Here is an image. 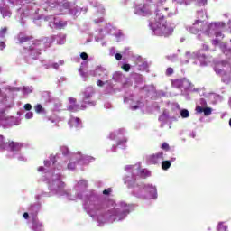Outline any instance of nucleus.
<instances>
[{
	"label": "nucleus",
	"instance_id": "f257e3e1",
	"mask_svg": "<svg viewBox=\"0 0 231 231\" xmlns=\"http://www.w3.org/2000/svg\"><path fill=\"white\" fill-rule=\"evenodd\" d=\"M148 28L152 31V35L157 37H169L174 32V27L167 23L164 16L160 15L159 10H156V19L149 22Z\"/></svg>",
	"mask_w": 231,
	"mask_h": 231
},
{
	"label": "nucleus",
	"instance_id": "f03ea898",
	"mask_svg": "<svg viewBox=\"0 0 231 231\" xmlns=\"http://www.w3.org/2000/svg\"><path fill=\"white\" fill-rule=\"evenodd\" d=\"M226 23L225 22H215V23H208L204 22L199 19L196 20L192 25L186 26L187 32L192 33L193 35H198V33H202L203 35H207L210 37L219 28V26H226Z\"/></svg>",
	"mask_w": 231,
	"mask_h": 231
},
{
	"label": "nucleus",
	"instance_id": "7ed1b4c3",
	"mask_svg": "<svg viewBox=\"0 0 231 231\" xmlns=\"http://www.w3.org/2000/svg\"><path fill=\"white\" fill-rule=\"evenodd\" d=\"M171 87L176 89H180L181 95L185 97L187 100H190L188 93H194L195 91H198V89L194 88L192 82L189 81L187 78L172 79Z\"/></svg>",
	"mask_w": 231,
	"mask_h": 231
},
{
	"label": "nucleus",
	"instance_id": "20e7f679",
	"mask_svg": "<svg viewBox=\"0 0 231 231\" xmlns=\"http://www.w3.org/2000/svg\"><path fill=\"white\" fill-rule=\"evenodd\" d=\"M18 44H23V46H26L25 48H28L29 50H42V48L39 47L42 42H49L51 44V40L48 37H45L42 40H33L32 36H19L18 37Z\"/></svg>",
	"mask_w": 231,
	"mask_h": 231
},
{
	"label": "nucleus",
	"instance_id": "39448f33",
	"mask_svg": "<svg viewBox=\"0 0 231 231\" xmlns=\"http://www.w3.org/2000/svg\"><path fill=\"white\" fill-rule=\"evenodd\" d=\"M146 97L154 98V97H169V94H167V92H163L162 90L156 91V88L154 87V85H149L146 86Z\"/></svg>",
	"mask_w": 231,
	"mask_h": 231
},
{
	"label": "nucleus",
	"instance_id": "423d86ee",
	"mask_svg": "<svg viewBox=\"0 0 231 231\" xmlns=\"http://www.w3.org/2000/svg\"><path fill=\"white\" fill-rule=\"evenodd\" d=\"M146 199H158V189L152 184H146L145 186Z\"/></svg>",
	"mask_w": 231,
	"mask_h": 231
},
{
	"label": "nucleus",
	"instance_id": "0eeeda50",
	"mask_svg": "<svg viewBox=\"0 0 231 231\" xmlns=\"http://www.w3.org/2000/svg\"><path fill=\"white\" fill-rule=\"evenodd\" d=\"M161 162H163L162 151L150 155L147 159V162L150 163L151 165H157V163H161Z\"/></svg>",
	"mask_w": 231,
	"mask_h": 231
},
{
	"label": "nucleus",
	"instance_id": "6e6552de",
	"mask_svg": "<svg viewBox=\"0 0 231 231\" xmlns=\"http://www.w3.org/2000/svg\"><path fill=\"white\" fill-rule=\"evenodd\" d=\"M177 5H180L183 6H189L190 3H192V0H173ZM198 6H205L207 5V0H196Z\"/></svg>",
	"mask_w": 231,
	"mask_h": 231
},
{
	"label": "nucleus",
	"instance_id": "1a4fd4ad",
	"mask_svg": "<svg viewBox=\"0 0 231 231\" xmlns=\"http://www.w3.org/2000/svg\"><path fill=\"white\" fill-rule=\"evenodd\" d=\"M22 147H23V144H21V143L8 141L7 149H10V151H13V152L21 151Z\"/></svg>",
	"mask_w": 231,
	"mask_h": 231
},
{
	"label": "nucleus",
	"instance_id": "9d476101",
	"mask_svg": "<svg viewBox=\"0 0 231 231\" xmlns=\"http://www.w3.org/2000/svg\"><path fill=\"white\" fill-rule=\"evenodd\" d=\"M219 49L226 57H231V48L228 47V44L225 42L219 43Z\"/></svg>",
	"mask_w": 231,
	"mask_h": 231
},
{
	"label": "nucleus",
	"instance_id": "9b49d317",
	"mask_svg": "<svg viewBox=\"0 0 231 231\" xmlns=\"http://www.w3.org/2000/svg\"><path fill=\"white\" fill-rule=\"evenodd\" d=\"M32 230L42 231V223L39 221V218H37V217H32Z\"/></svg>",
	"mask_w": 231,
	"mask_h": 231
},
{
	"label": "nucleus",
	"instance_id": "f8f14e48",
	"mask_svg": "<svg viewBox=\"0 0 231 231\" xmlns=\"http://www.w3.org/2000/svg\"><path fill=\"white\" fill-rule=\"evenodd\" d=\"M196 111L198 113H204V116H210L212 115V108L211 107H201V106H196Z\"/></svg>",
	"mask_w": 231,
	"mask_h": 231
},
{
	"label": "nucleus",
	"instance_id": "ddd939ff",
	"mask_svg": "<svg viewBox=\"0 0 231 231\" xmlns=\"http://www.w3.org/2000/svg\"><path fill=\"white\" fill-rule=\"evenodd\" d=\"M185 55L187 59H199V60L206 58L205 54L199 55V52L187 51Z\"/></svg>",
	"mask_w": 231,
	"mask_h": 231
},
{
	"label": "nucleus",
	"instance_id": "4468645a",
	"mask_svg": "<svg viewBox=\"0 0 231 231\" xmlns=\"http://www.w3.org/2000/svg\"><path fill=\"white\" fill-rule=\"evenodd\" d=\"M56 30H64L68 26L67 21H60L54 23Z\"/></svg>",
	"mask_w": 231,
	"mask_h": 231
},
{
	"label": "nucleus",
	"instance_id": "2eb2a0df",
	"mask_svg": "<svg viewBox=\"0 0 231 231\" xmlns=\"http://www.w3.org/2000/svg\"><path fill=\"white\" fill-rule=\"evenodd\" d=\"M61 10H69V14H73V11L71 10V3H69L68 0H63Z\"/></svg>",
	"mask_w": 231,
	"mask_h": 231
},
{
	"label": "nucleus",
	"instance_id": "dca6fc26",
	"mask_svg": "<svg viewBox=\"0 0 231 231\" xmlns=\"http://www.w3.org/2000/svg\"><path fill=\"white\" fill-rule=\"evenodd\" d=\"M169 111L164 110L162 115L160 116L159 117V122H162V124L167 123V121L169 120Z\"/></svg>",
	"mask_w": 231,
	"mask_h": 231
},
{
	"label": "nucleus",
	"instance_id": "f3484780",
	"mask_svg": "<svg viewBox=\"0 0 231 231\" xmlns=\"http://www.w3.org/2000/svg\"><path fill=\"white\" fill-rule=\"evenodd\" d=\"M0 14H2V17L4 18L12 16V11L1 6H0Z\"/></svg>",
	"mask_w": 231,
	"mask_h": 231
},
{
	"label": "nucleus",
	"instance_id": "a211bd4d",
	"mask_svg": "<svg viewBox=\"0 0 231 231\" xmlns=\"http://www.w3.org/2000/svg\"><path fill=\"white\" fill-rule=\"evenodd\" d=\"M219 28H225V26H218L215 31L214 32L212 33V35H216V37L217 39H223L225 37V35L223 34V32L217 31L219 30ZM212 35H210L209 37H212Z\"/></svg>",
	"mask_w": 231,
	"mask_h": 231
},
{
	"label": "nucleus",
	"instance_id": "6ab92c4d",
	"mask_svg": "<svg viewBox=\"0 0 231 231\" xmlns=\"http://www.w3.org/2000/svg\"><path fill=\"white\" fill-rule=\"evenodd\" d=\"M0 149H2V151H6V149H8V142H5V136L3 135H0Z\"/></svg>",
	"mask_w": 231,
	"mask_h": 231
},
{
	"label": "nucleus",
	"instance_id": "aec40b11",
	"mask_svg": "<svg viewBox=\"0 0 231 231\" xmlns=\"http://www.w3.org/2000/svg\"><path fill=\"white\" fill-rule=\"evenodd\" d=\"M217 231H228V226L225 222H219L217 226Z\"/></svg>",
	"mask_w": 231,
	"mask_h": 231
},
{
	"label": "nucleus",
	"instance_id": "412c9836",
	"mask_svg": "<svg viewBox=\"0 0 231 231\" xmlns=\"http://www.w3.org/2000/svg\"><path fill=\"white\" fill-rule=\"evenodd\" d=\"M34 111L38 114L46 113V109H44V107H42V105L41 104H37L34 106Z\"/></svg>",
	"mask_w": 231,
	"mask_h": 231
},
{
	"label": "nucleus",
	"instance_id": "4be33fe9",
	"mask_svg": "<svg viewBox=\"0 0 231 231\" xmlns=\"http://www.w3.org/2000/svg\"><path fill=\"white\" fill-rule=\"evenodd\" d=\"M171 161H162V169L163 171H169L171 169Z\"/></svg>",
	"mask_w": 231,
	"mask_h": 231
},
{
	"label": "nucleus",
	"instance_id": "5701e85b",
	"mask_svg": "<svg viewBox=\"0 0 231 231\" xmlns=\"http://www.w3.org/2000/svg\"><path fill=\"white\" fill-rule=\"evenodd\" d=\"M180 115L181 118H189V116H190V113L185 108L180 109Z\"/></svg>",
	"mask_w": 231,
	"mask_h": 231
},
{
	"label": "nucleus",
	"instance_id": "b1692460",
	"mask_svg": "<svg viewBox=\"0 0 231 231\" xmlns=\"http://www.w3.org/2000/svg\"><path fill=\"white\" fill-rule=\"evenodd\" d=\"M210 98H214L215 104H217V102H221L223 100V97L217 94H211Z\"/></svg>",
	"mask_w": 231,
	"mask_h": 231
},
{
	"label": "nucleus",
	"instance_id": "393cba45",
	"mask_svg": "<svg viewBox=\"0 0 231 231\" xmlns=\"http://www.w3.org/2000/svg\"><path fill=\"white\" fill-rule=\"evenodd\" d=\"M79 107L78 104L70 105L68 107L69 111H72L73 113H77L79 111Z\"/></svg>",
	"mask_w": 231,
	"mask_h": 231
},
{
	"label": "nucleus",
	"instance_id": "a878e982",
	"mask_svg": "<svg viewBox=\"0 0 231 231\" xmlns=\"http://www.w3.org/2000/svg\"><path fill=\"white\" fill-rule=\"evenodd\" d=\"M71 124H75L76 127H79V124H82V121L79 117H72L70 119Z\"/></svg>",
	"mask_w": 231,
	"mask_h": 231
},
{
	"label": "nucleus",
	"instance_id": "bb28decb",
	"mask_svg": "<svg viewBox=\"0 0 231 231\" xmlns=\"http://www.w3.org/2000/svg\"><path fill=\"white\" fill-rule=\"evenodd\" d=\"M165 75L167 77H171V75H174V69L169 67L166 69V72H165Z\"/></svg>",
	"mask_w": 231,
	"mask_h": 231
},
{
	"label": "nucleus",
	"instance_id": "cd10ccee",
	"mask_svg": "<svg viewBox=\"0 0 231 231\" xmlns=\"http://www.w3.org/2000/svg\"><path fill=\"white\" fill-rule=\"evenodd\" d=\"M6 32H8V28H6V27H4L0 30L1 39H5V35H6Z\"/></svg>",
	"mask_w": 231,
	"mask_h": 231
},
{
	"label": "nucleus",
	"instance_id": "c85d7f7f",
	"mask_svg": "<svg viewBox=\"0 0 231 231\" xmlns=\"http://www.w3.org/2000/svg\"><path fill=\"white\" fill-rule=\"evenodd\" d=\"M168 60H171V62H176V60H178V55L171 54L170 56H168Z\"/></svg>",
	"mask_w": 231,
	"mask_h": 231
},
{
	"label": "nucleus",
	"instance_id": "c756f323",
	"mask_svg": "<svg viewBox=\"0 0 231 231\" xmlns=\"http://www.w3.org/2000/svg\"><path fill=\"white\" fill-rule=\"evenodd\" d=\"M140 107H143V103L138 102L137 105L132 106V110L136 111V109H140Z\"/></svg>",
	"mask_w": 231,
	"mask_h": 231
},
{
	"label": "nucleus",
	"instance_id": "7c9ffc66",
	"mask_svg": "<svg viewBox=\"0 0 231 231\" xmlns=\"http://www.w3.org/2000/svg\"><path fill=\"white\" fill-rule=\"evenodd\" d=\"M205 15H207V12L201 10V11H198V17H199L200 19H203V17H205Z\"/></svg>",
	"mask_w": 231,
	"mask_h": 231
},
{
	"label": "nucleus",
	"instance_id": "2f4dec72",
	"mask_svg": "<svg viewBox=\"0 0 231 231\" xmlns=\"http://www.w3.org/2000/svg\"><path fill=\"white\" fill-rule=\"evenodd\" d=\"M122 69H123L124 71H129V70L131 69V65H129V64H127V63L123 64Z\"/></svg>",
	"mask_w": 231,
	"mask_h": 231
},
{
	"label": "nucleus",
	"instance_id": "473e14b6",
	"mask_svg": "<svg viewBox=\"0 0 231 231\" xmlns=\"http://www.w3.org/2000/svg\"><path fill=\"white\" fill-rule=\"evenodd\" d=\"M199 104H200L202 109H204L205 107H207V100H205V99H203V98H200Z\"/></svg>",
	"mask_w": 231,
	"mask_h": 231
},
{
	"label": "nucleus",
	"instance_id": "72a5a7b5",
	"mask_svg": "<svg viewBox=\"0 0 231 231\" xmlns=\"http://www.w3.org/2000/svg\"><path fill=\"white\" fill-rule=\"evenodd\" d=\"M88 53L86 52H81L80 54V58L82 59V60H88Z\"/></svg>",
	"mask_w": 231,
	"mask_h": 231
},
{
	"label": "nucleus",
	"instance_id": "f704fd0d",
	"mask_svg": "<svg viewBox=\"0 0 231 231\" xmlns=\"http://www.w3.org/2000/svg\"><path fill=\"white\" fill-rule=\"evenodd\" d=\"M162 149H163L164 151H169V143H163L162 144Z\"/></svg>",
	"mask_w": 231,
	"mask_h": 231
},
{
	"label": "nucleus",
	"instance_id": "c9c22d12",
	"mask_svg": "<svg viewBox=\"0 0 231 231\" xmlns=\"http://www.w3.org/2000/svg\"><path fill=\"white\" fill-rule=\"evenodd\" d=\"M69 104L75 105L77 104V98L74 97H69Z\"/></svg>",
	"mask_w": 231,
	"mask_h": 231
},
{
	"label": "nucleus",
	"instance_id": "e433bc0d",
	"mask_svg": "<svg viewBox=\"0 0 231 231\" xmlns=\"http://www.w3.org/2000/svg\"><path fill=\"white\" fill-rule=\"evenodd\" d=\"M24 109L25 111H32V105H30L29 103L25 104Z\"/></svg>",
	"mask_w": 231,
	"mask_h": 231
},
{
	"label": "nucleus",
	"instance_id": "4c0bfd02",
	"mask_svg": "<svg viewBox=\"0 0 231 231\" xmlns=\"http://www.w3.org/2000/svg\"><path fill=\"white\" fill-rule=\"evenodd\" d=\"M25 117L27 118V120H30V118H33V113L28 112V113L25 115Z\"/></svg>",
	"mask_w": 231,
	"mask_h": 231
},
{
	"label": "nucleus",
	"instance_id": "58836bf2",
	"mask_svg": "<svg viewBox=\"0 0 231 231\" xmlns=\"http://www.w3.org/2000/svg\"><path fill=\"white\" fill-rule=\"evenodd\" d=\"M75 162H70L68 164V169H70V171H73L75 169Z\"/></svg>",
	"mask_w": 231,
	"mask_h": 231
},
{
	"label": "nucleus",
	"instance_id": "ea45409f",
	"mask_svg": "<svg viewBox=\"0 0 231 231\" xmlns=\"http://www.w3.org/2000/svg\"><path fill=\"white\" fill-rule=\"evenodd\" d=\"M6 48V43L5 42H0V50H5Z\"/></svg>",
	"mask_w": 231,
	"mask_h": 231
},
{
	"label": "nucleus",
	"instance_id": "a19ab883",
	"mask_svg": "<svg viewBox=\"0 0 231 231\" xmlns=\"http://www.w3.org/2000/svg\"><path fill=\"white\" fill-rule=\"evenodd\" d=\"M217 44H219V40L218 39H215L212 41V45L213 46H217Z\"/></svg>",
	"mask_w": 231,
	"mask_h": 231
},
{
	"label": "nucleus",
	"instance_id": "79ce46f5",
	"mask_svg": "<svg viewBox=\"0 0 231 231\" xmlns=\"http://www.w3.org/2000/svg\"><path fill=\"white\" fill-rule=\"evenodd\" d=\"M103 194H104L105 196H107V195L111 194V189H104V190H103Z\"/></svg>",
	"mask_w": 231,
	"mask_h": 231
},
{
	"label": "nucleus",
	"instance_id": "37998d69",
	"mask_svg": "<svg viewBox=\"0 0 231 231\" xmlns=\"http://www.w3.org/2000/svg\"><path fill=\"white\" fill-rule=\"evenodd\" d=\"M116 60H122V54L116 53Z\"/></svg>",
	"mask_w": 231,
	"mask_h": 231
},
{
	"label": "nucleus",
	"instance_id": "c03bdc74",
	"mask_svg": "<svg viewBox=\"0 0 231 231\" xmlns=\"http://www.w3.org/2000/svg\"><path fill=\"white\" fill-rule=\"evenodd\" d=\"M149 66H151V62H150V63H149V62H146V63H145V72H146V73H149V69H148Z\"/></svg>",
	"mask_w": 231,
	"mask_h": 231
},
{
	"label": "nucleus",
	"instance_id": "a18cd8bd",
	"mask_svg": "<svg viewBox=\"0 0 231 231\" xmlns=\"http://www.w3.org/2000/svg\"><path fill=\"white\" fill-rule=\"evenodd\" d=\"M91 97H93V94H85V100H88Z\"/></svg>",
	"mask_w": 231,
	"mask_h": 231
},
{
	"label": "nucleus",
	"instance_id": "49530a36",
	"mask_svg": "<svg viewBox=\"0 0 231 231\" xmlns=\"http://www.w3.org/2000/svg\"><path fill=\"white\" fill-rule=\"evenodd\" d=\"M97 86H100V87H102V86H104V81H102V80H97Z\"/></svg>",
	"mask_w": 231,
	"mask_h": 231
},
{
	"label": "nucleus",
	"instance_id": "de8ad7c7",
	"mask_svg": "<svg viewBox=\"0 0 231 231\" xmlns=\"http://www.w3.org/2000/svg\"><path fill=\"white\" fill-rule=\"evenodd\" d=\"M23 217L24 219H28L30 217V215L28 214V212L23 213Z\"/></svg>",
	"mask_w": 231,
	"mask_h": 231
},
{
	"label": "nucleus",
	"instance_id": "09e8293b",
	"mask_svg": "<svg viewBox=\"0 0 231 231\" xmlns=\"http://www.w3.org/2000/svg\"><path fill=\"white\" fill-rule=\"evenodd\" d=\"M52 68H54V69H59V63H53Z\"/></svg>",
	"mask_w": 231,
	"mask_h": 231
},
{
	"label": "nucleus",
	"instance_id": "8fccbe9b",
	"mask_svg": "<svg viewBox=\"0 0 231 231\" xmlns=\"http://www.w3.org/2000/svg\"><path fill=\"white\" fill-rule=\"evenodd\" d=\"M189 136H190L191 138H194V137L196 136V132H195V131L191 132V133L189 134Z\"/></svg>",
	"mask_w": 231,
	"mask_h": 231
},
{
	"label": "nucleus",
	"instance_id": "3c124183",
	"mask_svg": "<svg viewBox=\"0 0 231 231\" xmlns=\"http://www.w3.org/2000/svg\"><path fill=\"white\" fill-rule=\"evenodd\" d=\"M151 176V171H149L148 170H145V177H149Z\"/></svg>",
	"mask_w": 231,
	"mask_h": 231
},
{
	"label": "nucleus",
	"instance_id": "603ef678",
	"mask_svg": "<svg viewBox=\"0 0 231 231\" xmlns=\"http://www.w3.org/2000/svg\"><path fill=\"white\" fill-rule=\"evenodd\" d=\"M197 39H198L199 41H203V36H202L201 34H198V35H197Z\"/></svg>",
	"mask_w": 231,
	"mask_h": 231
},
{
	"label": "nucleus",
	"instance_id": "864d4df0",
	"mask_svg": "<svg viewBox=\"0 0 231 231\" xmlns=\"http://www.w3.org/2000/svg\"><path fill=\"white\" fill-rule=\"evenodd\" d=\"M153 107H154V109H155L156 111H159V110H160V106H158V104H155V105L153 106Z\"/></svg>",
	"mask_w": 231,
	"mask_h": 231
},
{
	"label": "nucleus",
	"instance_id": "5fc2aeb1",
	"mask_svg": "<svg viewBox=\"0 0 231 231\" xmlns=\"http://www.w3.org/2000/svg\"><path fill=\"white\" fill-rule=\"evenodd\" d=\"M203 50H205V51H208V45L204 44V45H203Z\"/></svg>",
	"mask_w": 231,
	"mask_h": 231
},
{
	"label": "nucleus",
	"instance_id": "6e6d98bb",
	"mask_svg": "<svg viewBox=\"0 0 231 231\" xmlns=\"http://www.w3.org/2000/svg\"><path fill=\"white\" fill-rule=\"evenodd\" d=\"M163 3H167V0H160L158 5H163Z\"/></svg>",
	"mask_w": 231,
	"mask_h": 231
},
{
	"label": "nucleus",
	"instance_id": "4d7b16f0",
	"mask_svg": "<svg viewBox=\"0 0 231 231\" xmlns=\"http://www.w3.org/2000/svg\"><path fill=\"white\" fill-rule=\"evenodd\" d=\"M170 162H171V164L173 163V162H176V157L171 158Z\"/></svg>",
	"mask_w": 231,
	"mask_h": 231
},
{
	"label": "nucleus",
	"instance_id": "13d9d810",
	"mask_svg": "<svg viewBox=\"0 0 231 231\" xmlns=\"http://www.w3.org/2000/svg\"><path fill=\"white\" fill-rule=\"evenodd\" d=\"M38 171H39V172H42V171H44V167H42V166L39 167Z\"/></svg>",
	"mask_w": 231,
	"mask_h": 231
},
{
	"label": "nucleus",
	"instance_id": "bf43d9fd",
	"mask_svg": "<svg viewBox=\"0 0 231 231\" xmlns=\"http://www.w3.org/2000/svg\"><path fill=\"white\" fill-rule=\"evenodd\" d=\"M180 64H189V60H186L185 61H180Z\"/></svg>",
	"mask_w": 231,
	"mask_h": 231
},
{
	"label": "nucleus",
	"instance_id": "052dcab7",
	"mask_svg": "<svg viewBox=\"0 0 231 231\" xmlns=\"http://www.w3.org/2000/svg\"><path fill=\"white\" fill-rule=\"evenodd\" d=\"M48 163H50L49 161H44V165H45V166H48Z\"/></svg>",
	"mask_w": 231,
	"mask_h": 231
},
{
	"label": "nucleus",
	"instance_id": "680f3d73",
	"mask_svg": "<svg viewBox=\"0 0 231 231\" xmlns=\"http://www.w3.org/2000/svg\"><path fill=\"white\" fill-rule=\"evenodd\" d=\"M225 17H228V14H224Z\"/></svg>",
	"mask_w": 231,
	"mask_h": 231
},
{
	"label": "nucleus",
	"instance_id": "e2e57ef3",
	"mask_svg": "<svg viewBox=\"0 0 231 231\" xmlns=\"http://www.w3.org/2000/svg\"><path fill=\"white\" fill-rule=\"evenodd\" d=\"M26 3H31L30 0H24Z\"/></svg>",
	"mask_w": 231,
	"mask_h": 231
},
{
	"label": "nucleus",
	"instance_id": "0e129e2a",
	"mask_svg": "<svg viewBox=\"0 0 231 231\" xmlns=\"http://www.w3.org/2000/svg\"><path fill=\"white\" fill-rule=\"evenodd\" d=\"M164 10H166V11H167V10H169V8H164Z\"/></svg>",
	"mask_w": 231,
	"mask_h": 231
},
{
	"label": "nucleus",
	"instance_id": "69168bd1",
	"mask_svg": "<svg viewBox=\"0 0 231 231\" xmlns=\"http://www.w3.org/2000/svg\"><path fill=\"white\" fill-rule=\"evenodd\" d=\"M180 41H181V42H183V39H181Z\"/></svg>",
	"mask_w": 231,
	"mask_h": 231
},
{
	"label": "nucleus",
	"instance_id": "338daca9",
	"mask_svg": "<svg viewBox=\"0 0 231 231\" xmlns=\"http://www.w3.org/2000/svg\"><path fill=\"white\" fill-rule=\"evenodd\" d=\"M208 230H210V227H209V228H208Z\"/></svg>",
	"mask_w": 231,
	"mask_h": 231
},
{
	"label": "nucleus",
	"instance_id": "774afa93",
	"mask_svg": "<svg viewBox=\"0 0 231 231\" xmlns=\"http://www.w3.org/2000/svg\"><path fill=\"white\" fill-rule=\"evenodd\" d=\"M0 71H1V69H0Z\"/></svg>",
	"mask_w": 231,
	"mask_h": 231
}]
</instances>
